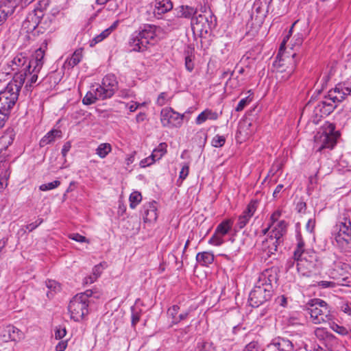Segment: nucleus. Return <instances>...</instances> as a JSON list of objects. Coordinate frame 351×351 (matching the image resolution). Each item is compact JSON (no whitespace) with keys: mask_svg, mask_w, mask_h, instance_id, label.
<instances>
[{"mask_svg":"<svg viewBox=\"0 0 351 351\" xmlns=\"http://www.w3.org/2000/svg\"><path fill=\"white\" fill-rule=\"evenodd\" d=\"M160 27L153 25H146L144 28L133 35L130 39V45L132 51H143L149 44H154L157 42V33L160 31Z\"/></svg>","mask_w":351,"mask_h":351,"instance_id":"obj_1","label":"nucleus"},{"mask_svg":"<svg viewBox=\"0 0 351 351\" xmlns=\"http://www.w3.org/2000/svg\"><path fill=\"white\" fill-rule=\"evenodd\" d=\"M286 39L285 38L280 45L276 60L274 62V66L276 69V77L279 82L287 81L291 77L296 66V62L295 60V53H293L291 56L280 55V51L284 47Z\"/></svg>","mask_w":351,"mask_h":351,"instance_id":"obj_2","label":"nucleus"},{"mask_svg":"<svg viewBox=\"0 0 351 351\" xmlns=\"http://www.w3.org/2000/svg\"><path fill=\"white\" fill-rule=\"evenodd\" d=\"M339 136V132L335 131V124L326 122L314 137L315 147L317 152L325 148L332 149Z\"/></svg>","mask_w":351,"mask_h":351,"instance_id":"obj_3","label":"nucleus"},{"mask_svg":"<svg viewBox=\"0 0 351 351\" xmlns=\"http://www.w3.org/2000/svg\"><path fill=\"white\" fill-rule=\"evenodd\" d=\"M92 295V291L87 290L84 293L75 295L70 301L68 311L70 317L75 322H80L88 314V298Z\"/></svg>","mask_w":351,"mask_h":351,"instance_id":"obj_4","label":"nucleus"},{"mask_svg":"<svg viewBox=\"0 0 351 351\" xmlns=\"http://www.w3.org/2000/svg\"><path fill=\"white\" fill-rule=\"evenodd\" d=\"M311 321L315 324L326 323L331 319L330 311L326 302L321 299H313L307 303Z\"/></svg>","mask_w":351,"mask_h":351,"instance_id":"obj_5","label":"nucleus"},{"mask_svg":"<svg viewBox=\"0 0 351 351\" xmlns=\"http://www.w3.org/2000/svg\"><path fill=\"white\" fill-rule=\"evenodd\" d=\"M288 223L281 220L271 225V231L268 239L263 242L264 246L267 248L268 253L274 254L277 251L278 246L283 243V236L287 230Z\"/></svg>","mask_w":351,"mask_h":351,"instance_id":"obj_6","label":"nucleus"},{"mask_svg":"<svg viewBox=\"0 0 351 351\" xmlns=\"http://www.w3.org/2000/svg\"><path fill=\"white\" fill-rule=\"evenodd\" d=\"M333 235L337 244L341 248L347 247L351 243V221L346 214L337 223Z\"/></svg>","mask_w":351,"mask_h":351,"instance_id":"obj_7","label":"nucleus"},{"mask_svg":"<svg viewBox=\"0 0 351 351\" xmlns=\"http://www.w3.org/2000/svg\"><path fill=\"white\" fill-rule=\"evenodd\" d=\"M273 289L270 286L265 287L263 284L257 285L250 293L249 302L252 307H258L271 299Z\"/></svg>","mask_w":351,"mask_h":351,"instance_id":"obj_8","label":"nucleus"},{"mask_svg":"<svg viewBox=\"0 0 351 351\" xmlns=\"http://www.w3.org/2000/svg\"><path fill=\"white\" fill-rule=\"evenodd\" d=\"M19 93L16 88L7 85L4 90L0 91V111L10 113V110L18 99Z\"/></svg>","mask_w":351,"mask_h":351,"instance_id":"obj_9","label":"nucleus"},{"mask_svg":"<svg viewBox=\"0 0 351 351\" xmlns=\"http://www.w3.org/2000/svg\"><path fill=\"white\" fill-rule=\"evenodd\" d=\"M184 117V114L174 111L171 108H163L160 112V121L163 127L180 128Z\"/></svg>","mask_w":351,"mask_h":351,"instance_id":"obj_10","label":"nucleus"},{"mask_svg":"<svg viewBox=\"0 0 351 351\" xmlns=\"http://www.w3.org/2000/svg\"><path fill=\"white\" fill-rule=\"evenodd\" d=\"M118 88V82L112 74L106 75L102 80L101 84L97 88L99 97L101 99L110 98Z\"/></svg>","mask_w":351,"mask_h":351,"instance_id":"obj_11","label":"nucleus"},{"mask_svg":"<svg viewBox=\"0 0 351 351\" xmlns=\"http://www.w3.org/2000/svg\"><path fill=\"white\" fill-rule=\"evenodd\" d=\"M233 225L231 219H225L217 227L214 234L210 239L208 243L215 246H219L224 242L223 237L228 233Z\"/></svg>","mask_w":351,"mask_h":351,"instance_id":"obj_12","label":"nucleus"},{"mask_svg":"<svg viewBox=\"0 0 351 351\" xmlns=\"http://www.w3.org/2000/svg\"><path fill=\"white\" fill-rule=\"evenodd\" d=\"M23 332L13 325H7L0 328V338L4 342L16 341L23 338Z\"/></svg>","mask_w":351,"mask_h":351,"instance_id":"obj_13","label":"nucleus"},{"mask_svg":"<svg viewBox=\"0 0 351 351\" xmlns=\"http://www.w3.org/2000/svg\"><path fill=\"white\" fill-rule=\"evenodd\" d=\"M256 202H250L243 213L239 216L234 226L235 231L243 229L248 223L256 210Z\"/></svg>","mask_w":351,"mask_h":351,"instance_id":"obj_14","label":"nucleus"},{"mask_svg":"<svg viewBox=\"0 0 351 351\" xmlns=\"http://www.w3.org/2000/svg\"><path fill=\"white\" fill-rule=\"evenodd\" d=\"M278 280V268L270 267L265 269L258 276V283L263 284V286H270L273 287V285L276 284Z\"/></svg>","mask_w":351,"mask_h":351,"instance_id":"obj_15","label":"nucleus"},{"mask_svg":"<svg viewBox=\"0 0 351 351\" xmlns=\"http://www.w3.org/2000/svg\"><path fill=\"white\" fill-rule=\"evenodd\" d=\"M335 108L336 104L328 96L317 104L314 108V114L316 117H326L330 114Z\"/></svg>","mask_w":351,"mask_h":351,"instance_id":"obj_16","label":"nucleus"},{"mask_svg":"<svg viewBox=\"0 0 351 351\" xmlns=\"http://www.w3.org/2000/svg\"><path fill=\"white\" fill-rule=\"evenodd\" d=\"M351 89L345 84H338L335 88L328 92L330 99L336 104L342 101L348 95H350Z\"/></svg>","mask_w":351,"mask_h":351,"instance_id":"obj_17","label":"nucleus"},{"mask_svg":"<svg viewBox=\"0 0 351 351\" xmlns=\"http://www.w3.org/2000/svg\"><path fill=\"white\" fill-rule=\"evenodd\" d=\"M308 260L306 256L297 263L298 271L303 276H308L314 270L315 267L316 256L315 254L309 256Z\"/></svg>","mask_w":351,"mask_h":351,"instance_id":"obj_18","label":"nucleus"},{"mask_svg":"<svg viewBox=\"0 0 351 351\" xmlns=\"http://www.w3.org/2000/svg\"><path fill=\"white\" fill-rule=\"evenodd\" d=\"M47 40H45L43 43V45L35 51L33 55V59L29 61L27 65V67H35L37 68V69H42L44 64L43 59L45 54V49L47 48Z\"/></svg>","mask_w":351,"mask_h":351,"instance_id":"obj_19","label":"nucleus"},{"mask_svg":"<svg viewBox=\"0 0 351 351\" xmlns=\"http://www.w3.org/2000/svg\"><path fill=\"white\" fill-rule=\"evenodd\" d=\"M16 3L15 0H7L2 2L0 5V26L7 20L8 17L12 15L15 8Z\"/></svg>","mask_w":351,"mask_h":351,"instance_id":"obj_20","label":"nucleus"},{"mask_svg":"<svg viewBox=\"0 0 351 351\" xmlns=\"http://www.w3.org/2000/svg\"><path fill=\"white\" fill-rule=\"evenodd\" d=\"M27 68L25 66L23 69L17 71L13 77V80L8 85H12L16 88V92L19 93L22 86L27 81Z\"/></svg>","mask_w":351,"mask_h":351,"instance_id":"obj_21","label":"nucleus"},{"mask_svg":"<svg viewBox=\"0 0 351 351\" xmlns=\"http://www.w3.org/2000/svg\"><path fill=\"white\" fill-rule=\"evenodd\" d=\"M251 125L252 123L248 119H244L240 121L237 132V137L241 140L247 138L252 132L250 130Z\"/></svg>","mask_w":351,"mask_h":351,"instance_id":"obj_22","label":"nucleus"},{"mask_svg":"<svg viewBox=\"0 0 351 351\" xmlns=\"http://www.w3.org/2000/svg\"><path fill=\"white\" fill-rule=\"evenodd\" d=\"M156 202H149L145 206V211L143 215L144 222H154L156 221L158 215L156 213Z\"/></svg>","mask_w":351,"mask_h":351,"instance_id":"obj_23","label":"nucleus"},{"mask_svg":"<svg viewBox=\"0 0 351 351\" xmlns=\"http://www.w3.org/2000/svg\"><path fill=\"white\" fill-rule=\"evenodd\" d=\"M270 346L278 349L279 351H293V345L291 341L284 338H277L270 344Z\"/></svg>","mask_w":351,"mask_h":351,"instance_id":"obj_24","label":"nucleus"},{"mask_svg":"<svg viewBox=\"0 0 351 351\" xmlns=\"http://www.w3.org/2000/svg\"><path fill=\"white\" fill-rule=\"evenodd\" d=\"M28 58L23 53L17 54L12 60L10 66L12 71H20L28 64Z\"/></svg>","mask_w":351,"mask_h":351,"instance_id":"obj_25","label":"nucleus"},{"mask_svg":"<svg viewBox=\"0 0 351 351\" xmlns=\"http://www.w3.org/2000/svg\"><path fill=\"white\" fill-rule=\"evenodd\" d=\"M176 16L181 18H192L196 14V10L188 5H180L174 10Z\"/></svg>","mask_w":351,"mask_h":351,"instance_id":"obj_26","label":"nucleus"},{"mask_svg":"<svg viewBox=\"0 0 351 351\" xmlns=\"http://www.w3.org/2000/svg\"><path fill=\"white\" fill-rule=\"evenodd\" d=\"M219 117L218 114L216 112L213 111L210 109H206L202 112L196 118L195 123L197 125H200L205 122L207 119L217 120Z\"/></svg>","mask_w":351,"mask_h":351,"instance_id":"obj_27","label":"nucleus"},{"mask_svg":"<svg viewBox=\"0 0 351 351\" xmlns=\"http://www.w3.org/2000/svg\"><path fill=\"white\" fill-rule=\"evenodd\" d=\"M62 136V132L60 130H51L46 134L40 140V147H44L55 141L56 138Z\"/></svg>","mask_w":351,"mask_h":351,"instance_id":"obj_28","label":"nucleus"},{"mask_svg":"<svg viewBox=\"0 0 351 351\" xmlns=\"http://www.w3.org/2000/svg\"><path fill=\"white\" fill-rule=\"evenodd\" d=\"M173 8V3L170 0H156L155 10L158 14H165Z\"/></svg>","mask_w":351,"mask_h":351,"instance_id":"obj_29","label":"nucleus"},{"mask_svg":"<svg viewBox=\"0 0 351 351\" xmlns=\"http://www.w3.org/2000/svg\"><path fill=\"white\" fill-rule=\"evenodd\" d=\"M119 21H115L110 27L104 30L100 34L96 36L93 40L90 41V45L91 47L95 45L96 44L101 42L106 38H107L112 32L117 27Z\"/></svg>","mask_w":351,"mask_h":351,"instance_id":"obj_30","label":"nucleus"},{"mask_svg":"<svg viewBox=\"0 0 351 351\" xmlns=\"http://www.w3.org/2000/svg\"><path fill=\"white\" fill-rule=\"evenodd\" d=\"M41 69H37V68H27V83L26 87L32 86L34 84L36 83L38 78V74L40 73Z\"/></svg>","mask_w":351,"mask_h":351,"instance_id":"obj_31","label":"nucleus"},{"mask_svg":"<svg viewBox=\"0 0 351 351\" xmlns=\"http://www.w3.org/2000/svg\"><path fill=\"white\" fill-rule=\"evenodd\" d=\"M304 256L307 257V253L304 252V242L298 237L297 247L293 252V258L298 263L301 259H304Z\"/></svg>","mask_w":351,"mask_h":351,"instance_id":"obj_32","label":"nucleus"},{"mask_svg":"<svg viewBox=\"0 0 351 351\" xmlns=\"http://www.w3.org/2000/svg\"><path fill=\"white\" fill-rule=\"evenodd\" d=\"M197 261L204 266L211 264L214 261V255L211 252H199L196 256Z\"/></svg>","mask_w":351,"mask_h":351,"instance_id":"obj_33","label":"nucleus"},{"mask_svg":"<svg viewBox=\"0 0 351 351\" xmlns=\"http://www.w3.org/2000/svg\"><path fill=\"white\" fill-rule=\"evenodd\" d=\"M112 151V146L110 143H103L99 145L96 149V154L101 158H104Z\"/></svg>","mask_w":351,"mask_h":351,"instance_id":"obj_34","label":"nucleus"},{"mask_svg":"<svg viewBox=\"0 0 351 351\" xmlns=\"http://www.w3.org/2000/svg\"><path fill=\"white\" fill-rule=\"evenodd\" d=\"M208 19L206 16V14H199L198 16L195 17L191 18V26L193 28H195V25L197 27H206V24L208 23Z\"/></svg>","mask_w":351,"mask_h":351,"instance_id":"obj_35","label":"nucleus"},{"mask_svg":"<svg viewBox=\"0 0 351 351\" xmlns=\"http://www.w3.org/2000/svg\"><path fill=\"white\" fill-rule=\"evenodd\" d=\"M193 50L194 48L189 46L186 51V56L185 57V67L189 72H191L194 69V57L192 56Z\"/></svg>","mask_w":351,"mask_h":351,"instance_id":"obj_36","label":"nucleus"},{"mask_svg":"<svg viewBox=\"0 0 351 351\" xmlns=\"http://www.w3.org/2000/svg\"><path fill=\"white\" fill-rule=\"evenodd\" d=\"M167 151V145L166 143H160L152 152V157L156 160H160Z\"/></svg>","mask_w":351,"mask_h":351,"instance_id":"obj_37","label":"nucleus"},{"mask_svg":"<svg viewBox=\"0 0 351 351\" xmlns=\"http://www.w3.org/2000/svg\"><path fill=\"white\" fill-rule=\"evenodd\" d=\"M97 93H99V92L97 91V88L95 90L94 93L88 91L83 98L82 103L84 105H90L95 103L97 99H101Z\"/></svg>","mask_w":351,"mask_h":351,"instance_id":"obj_38","label":"nucleus"},{"mask_svg":"<svg viewBox=\"0 0 351 351\" xmlns=\"http://www.w3.org/2000/svg\"><path fill=\"white\" fill-rule=\"evenodd\" d=\"M142 195L138 191L132 192L129 197L130 207L132 209L135 208L136 206L141 202Z\"/></svg>","mask_w":351,"mask_h":351,"instance_id":"obj_39","label":"nucleus"},{"mask_svg":"<svg viewBox=\"0 0 351 351\" xmlns=\"http://www.w3.org/2000/svg\"><path fill=\"white\" fill-rule=\"evenodd\" d=\"M82 58V52L81 50H76L72 56L66 60L69 66L73 67L77 65Z\"/></svg>","mask_w":351,"mask_h":351,"instance_id":"obj_40","label":"nucleus"},{"mask_svg":"<svg viewBox=\"0 0 351 351\" xmlns=\"http://www.w3.org/2000/svg\"><path fill=\"white\" fill-rule=\"evenodd\" d=\"M60 182L58 180H54L53 182L47 183V184H41L39 186V189L40 191H45L48 190H51L53 189L57 188L58 186H60Z\"/></svg>","mask_w":351,"mask_h":351,"instance_id":"obj_41","label":"nucleus"},{"mask_svg":"<svg viewBox=\"0 0 351 351\" xmlns=\"http://www.w3.org/2000/svg\"><path fill=\"white\" fill-rule=\"evenodd\" d=\"M226 142V138L223 136L216 135L212 140V145L215 147H222Z\"/></svg>","mask_w":351,"mask_h":351,"instance_id":"obj_42","label":"nucleus"},{"mask_svg":"<svg viewBox=\"0 0 351 351\" xmlns=\"http://www.w3.org/2000/svg\"><path fill=\"white\" fill-rule=\"evenodd\" d=\"M243 351H263L261 346L256 341L249 343L244 348Z\"/></svg>","mask_w":351,"mask_h":351,"instance_id":"obj_43","label":"nucleus"},{"mask_svg":"<svg viewBox=\"0 0 351 351\" xmlns=\"http://www.w3.org/2000/svg\"><path fill=\"white\" fill-rule=\"evenodd\" d=\"M69 238L74 240L77 242L80 243H89V240L87 239L85 237L78 234V233H72L69 235Z\"/></svg>","mask_w":351,"mask_h":351,"instance_id":"obj_44","label":"nucleus"},{"mask_svg":"<svg viewBox=\"0 0 351 351\" xmlns=\"http://www.w3.org/2000/svg\"><path fill=\"white\" fill-rule=\"evenodd\" d=\"M46 286L49 289L53 291H58L60 289V284L56 282L55 280H47L46 282Z\"/></svg>","mask_w":351,"mask_h":351,"instance_id":"obj_45","label":"nucleus"},{"mask_svg":"<svg viewBox=\"0 0 351 351\" xmlns=\"http://www.w3.org/2000/svg\"><path fill=\"white\" fill-rule=\"evenodd\" d=\"M156 161L155 158L152 157V154H151L149 157L142 160L140 162V166L141 167H146L147 166L151 165Z\"/></svg>","mask_w":351,"mask_h":351,"instance_id":"obj_46","label":"nucleus"},{"mask_svg":"<svg viewBox=\"0 0 351 351\" xmlns=\"http://www.w3.org/2000/svg\"><path fill=\"white\" fill-rule=\"evenodd\" d=\"M66 335V330L65 328H56L55 330V337L56 339H61Z\"/></svg>","mask_w":351,"mask_h":351,"instance_id":"obj_47","label":"nucleus"},{"mask_svg":"<svg viewBox=\"0 0 351 351\" xmlns=\"http://www.w3.org/2000/svg\"><path fill=\"white\" fill-rule=\"evenodd\" d=\"M332 328L335 332L341 335H346L348 333V331L346 328L339 326L337 324L333 325Z\"/></svg>","mask_w":351,"mask_h":351,"instance_id":"obj_48","label":"nucleus"},{"mask_svg":"<svg viewBox=\"0 0 351 351\" xmlns=\"http://www.w3.org/2000/svg\"><path fill=\"white\" fill-rule=\"evenodd\" d=\"M281 214L282 213L281 210H277L272 213V215L270 217V223L272 224V226H274L275 223L279 221V219L281 216Z\"/></svg>","mask_w":351,"mask_h":351,"instance_id":"obj_49","label":"nucleus"},{"mask_svg":"<svg viewBox=\"0 0 351 351\" xmlns=\"http://www.w3.org/2000/svg\"><path fill=\"white\" fill-rule=\"evenodd\" d=\"M180 307L178 305H173L171 308L168 310V314L171 316L173 321H175V319L178 315Z\"/></svg>","mask_w":351,"mask_h":351,"instance_id":"obj_50","label":"nucleus"},{"mask_svg":"<svg viewBox=\"0 0 351 351\" xmlns=\"http://www.w3.org/2000/svg\"><path fill=\"white\" fill-rule=\"evenodd\" d=\"M199 351H215L211 343L204 342L199 348Z\"/></svg>","mask_w":351,"mask_h":351,"instance_id":"obj_51","label":"nucleus"},{"mask_svg":"<svg viewBox=\"0 0 351 351\" xmlns=\"http://www.w3.org/2000/svg\"><path fill=\"white\" fill-rule=\"evenodd\" d=\"M167 93H161L158 97V99H157V104L158 105H159L160 106H162L164 105H165L168 101V99H167Z\"/></svg>","mask_w":351,"mask_h":351,"instance_id":"obj_52","label":"nucleus"},{"mask_svg":"<svg viewBox=\"0 0 351 351\" xmlns=\"http://www.w3.org/2000/svg\"><path fill=\"white\" fill-rule=\"evenodd\" d=\"M250 102L248 97H245L242 99L238 104L237 106L236 107L235 110L237 112H240L244 109L245 106Z\"/></svg>","mask_w":351,"mask_h":351,"instance_id":"obj_53","label":"nucleus"},{"mask_svg":"<svg viewBox=\"0 0 351 351\" xmlns=\"http://www.w3.org/2000/svg\"><path fill=\"white\" fill-rule=\"evenodd\" d=\"M341 311L348 315H351V306L348 302H342L340 306Z\"/></svg>","mask_w":351,"mask_h":351,"instance_id":"obj_54","label":"nucleus"},{"mask_svg":"<svg viewBox=\"0 0 351 351\" xmlns=\"http://www.w3.org/2000/svg\"><path fill=\"white\" fill-rule=\"evenodd\" d=\"M42 219H38L34 223H31L26 226V229L28 230L29 232L34 230L35 228H36L39 225H40L43 223Z\"/></svg>","mask_w":351,"mask_h":351,"instance_id":"obj_55","label":"nucleus"},{"mask_svg":"<svg viewBox=\"0 0 351 351\" xmlns=\"http://www.w3.org/2000/svg\"><path fill=\"white\" fill-rule=\"evenodd\" d=\"M102 273V265L101 263L97 265L94 267L93 269L92 275L94 276L96 278H98L101 274Z\"/></svg>","mask_w":351,"mask_h":351,"instance_id":"obj_56","label":"nucleus"},{"mask_svg":"<svg viewBox=\"0 0 351 351\" xmlns=\"http://www.w3.org/2000/svg\"><path fill=\"white\" fill-rule=\"evenodd\" d=\"M189 172V165H184L182 167V168L180 172V179L184 180L187 177Z\"/></svg>","mask_w":351,"mask_h":351,"instance_id":"obj_57","label":"nucleus"},{"mask_svg":"<svg viewBox=\"0 0 351 351\" xmlns=\"http://www.w3.org/2000/svg\"><path fill=\"white\" fill-rule=\"evenodd\" d=\"M10 114L5 112L0 111V128H3L5 121L8 120Z\"/></svg>","mask_w":351,"mask_h":351,"instance_id":"obj_58","label":"nucleus"},{"mask_svg":"<svg viewBox=\"0 0 351 351\" xmlns=\"http://www.w3.org/2000/svg\"><path fill=\"white\" fill-rule=\"evenodd\" d=\"M67 347V341H60L56 346V351H64Z\"/></svg>","mask_w":351,"mask_h":351,"instance_id":"obj_59","label":"nucleus"},{"mask_svg":"<svg viewBox=\"0 0 351 351\" xmlns=\"http://www.w3.org/2000/svg\"><path fill=\"white\" fill-rule=\"evenodd\" d=\"M315 219H308L306 225V230L310 232H312L315 228Z\"/></svg>","mask_w":351,"mask_h":351,"instance_id":"obj_60","label":"nucleus"},{"mask_svg":"<svg viewBox=\"0 0 351 351\" xmlns=\"http://www.w3.org/2000/svg\"><path fill=\"white\" fill-rule=\"evenodd\" d=\"M13 141V138L12 136V135H8V134H5L3 136H2L0 138V143L1 142H4V143H8V145H10Z\"/></svg>","mask_w":351,"mask_h":351,"instance_id":"obj_61","label":"nucleus"},{"mask_svg":"<svg viewBox=\"0 0 351 351\" xmlns=\"http://www.w3.org/2000/svg\"><path fill=\"white\" fill-rule=\"evenodd\" d=\"M71 147V143L69 141L68 142H66L64 145H63V147L62 149V154L64 157L66 156V154L69 152V151L70 150Z\"/></svg>","mask_w":351,"mask_h":351,"instance_id":"obj_62","label":"nucleus"},{"mask_svg":"<svg viewBox=\"0 0 351 351\" xmlns=\"http://www.w3.org/2000/svg\"><path fill=\"white\" fill-rule=\"evenodd\" d=\"M319 285L323 288L334 287L335 286V283L331 281L322 280L319 282Z\"/></svg>","mask_w":351,"mask_h":351,"instance_id":"obj_63","label":"nucleus"},{"mask_svg":"<svg viewBox=\"0 0 351 351\" xmlns=\"http://www.w3.org/2000/svg\"><path fill=\"white\" fill-rule=\"evenodd\" d=\"M188 314H189L188 312H184L182 313L179 314L175 319V321H172L173 323L177 324V323L180 322V321L185 319L186 318V317L188 316Z\"/></svg>","mask_w":351,"mask_h":351,"instance_id":"obj_64","label":"nucleus"}]
</instances>
